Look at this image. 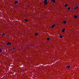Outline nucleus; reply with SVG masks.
Listing matches in <instances>:
<instances>
[{
    "mask_svg": "<svg viewBox=\"0 0 79 79\" xmlns=\"http://www.w3.org/2000/svg\"><path fill=\"white\" fill-rule=\"evenodd\" d=\"M44 3H45V4H47V0H44Z\"/></svg>",
    "mask_w": 79,
    "mask_h": 79,
    "instance_id": "f257e3e1",
    "label": "nucleus"
},
{
    "mask_svg": "<svg viewBox=\"0 0 79 79\" xmlns=\"http://www.w3.org/2000/svg\"><path fill=\"white\" fill-rule=\"evenodd\" d=\"M11 45V43H10V42H8V44H7V45Z\"/></svg>",
    "mask_w": 79,
    "mask_h": 79,
    "instance_id": "f03ea898",
    "label": "nucleus"
},
{
    "mask_svg": "<svg viewBox=\"0 0 79 79\" xmlns=\"http://www.w3.org/2000/svg\"><path fill=\"white\" fill-rule=\"evenodd\" d=\"M65 30H66V29H62V31L63 32H64V31H65Z\"/></svg>",
    "mask_w": 79,
    "mask_h": 79,
    "instance_id": "7ed1b4c3",
    "label": "nucleus"
},
{
    "mask_svg": "<svg viewBox=\"0 0 79 79\" xmlns=\"http://www.w3.org/2000/svg\"><path fill=\"white\" fill-rule=\"evenodd\" d=\"M55 25H54L52 26L51 27L52 28H53V27H55Z\"/></svg>",
    "mask_w": 79,
    "mask_h": 79,
    "instance_id": "20e7f679",
    "label": "nucleus"
},
{
    "mask_svg": "<svg viewBox=\"0 0 79 79\" xmlns=\"http://www.w3.org/2000/svg\"><path fill=\"white\" fill-rule=\"evenodd\" d=\"M77 8L78 9V7H76L74 8V9H75V10H76V9H77Z\"/></svg>",
    "mask_w": 79,
    "mask_h": 79,
    "instance_id": "39448f33",
    "label": "nucleus"
},
{
    "mask_svg": "<svg viewBox=\"0 0 79 79\" xmlns=\"http://www.w3.org/2000/svg\"><path fill=\"white\" fill-rule=\"evenodd\" d=\"M70 9H71V8H70V7H69V8H68V10H70Z\"/></svg>",
    "mask_w": 79,
    "mask_h": 79,
    "instance_id": "423d86ee",
    "label": "nucleus"
},
{
    "mask_svg": "<svg viewBox=\"0 0 79 79\" xmlns=\"http://www.w3.org/2000/svg\"><path fill=\"white\" fill-rule=\"evenodd\" d=\"M52 1L54 3H55V0H52Z\"/></svg>",
    "mask_w": 79,
    "mask_h": 79,
    "instance_id": "0eeeda50",
    "label": "nucleus"
},
{
    "mask_svg": "<svg viewBox=\"0 0 79 79\" xmlns=\"http://www.w3.org/2000/svg\"><path fill=\"white\" fill-rule=\"evenodd\" d=\"M18 3V1H16L15 2V4H16V3Z\"/></svg>",
    "mask_w": 79,
    "mask_h": 79,
    "instance_id": "6e6552de",
    "label": "nucleus"
},
{
    "mask_svg": "<svg viewBox=\"0 0 79 79\" xmlns=\"http://www.w3.org/2000/svg\"><path fill=\"white\" fill-rule=\"evenodd\" d=\"M66 21H64V24H66Z\"/></svg>",
    "mask_w": 79,
    "mask_h": 79,
    "instance_id": "1a4fd4ad",
    "label": "nucleus"
},
{
    "mask_svg": "<svg viewBox=\"0 0 79 79\" xmlns=\"http://www.w3.org/2000/svg\"><path fill=\"white\" fill-rule=\"evenodd\" d=\"M77 18V16H75L74 17V18Z\"/></svg>",
    "mask_w": 79,
    "mask_h": 79,
    "instance_id": "9d476101",
    "label": "nucleus"
},
{
    "mask_svg": "<svg viewBox=\"0 0 79 79\" xmlns=\"http://www.w3.org/2000/svg\"><path fill=\"white\" fill-rule=\"evenodd\" d=\"M67 67L68 68H69L70 67L69 66H67Z\"/></svg>",
    "mask_w": 79,
    "mask_h": 79,
    "instance_id": "9b49d317",
    "label": "nucleus"
},
{
    "mask_svg": "<svg viewBox=\"0 0 79 79\" xmlns=\"http://www.w3.org/2000/svg\"><path fill=\"white\" fill-rule=\"evenodd\" d=\"M65 7H67V6H68V5L65 4Z\"/></svg>",
    "mask_w": 79,
    "mask_h": 79,
    "instance_id": "f8f14e48",
    "label": "nucleus"
},
{
    "mask_svg": "<svg viewBox=\"0 0 79 79\" xmlns=\"http://www.w3.org/2000/svg\"><path fill=\"white\" fill-rule=\"evenodd\" d=\"M47 40H50V38H47Z\"/></svg>",
    "mask_w": 79,
    "mask_h": 79,
    "instance_id": "ddd939ff",
    "label": "nucleus"
},
{
    "mask_svg": "<svg viewBox=\"0 0 79 79\" xmlns=\"http://www.w3.org/2000/svg\"><path fill=\"white\" fill-rule=\"evenodd\" d=\"M25 21H28V20L26 19H25Z\"/></svg>",
    "mask_w": 79,
    "mask_h": 79,
    "instance_id": "4468645a",
    "label": "nucleus"
},
{
    "mask_svg": "<svg viewBox=\"0 0 79 79\" xmlns=\"http://www.w3.org/2000/svg\"><path fill=\"white\" fill-rule=\"evenodd\" d=\"M35 35H38V34L37 33H36L35 34Z\"/></svg>",
    "mask_w": 79,
    "mask_h": 79,
    "instance_id": "2eb2a0df",
    "label": "nucleus"
},
{
    "mask_svg": "<svg viewBox=\"0 0 79 79\" xmlns=\"http://www.w3.org/2000/svg\"><path fill=\"white\" fill-rule=\"evenodd\" d=\"M62 37H63L62 36L60 35V38H61Z\"/></svg>",
    "mask_w": 79,
    "mask_h": 79,
    "instance_id": "dca6fc26",
    "label": "nucleus"
},
{
    "mask_svg": "<svg viewBox=\"0 0 79 79\" xmlns=\"http://www.w3.org/2000/svg\"><path fill=\"white\" fill-rule=\"evenodd\" d=\"M2 52V50L1 49H0V52Z\"/></svg>",
    "mask_w": 79,
    "mask_h": 79,
    "instance_id": "f3484780",
    "label": "nucleus"
},
{
    "mask_svg": "<svg viewBox=\"0 0 79 79\" xmlns=\"http://www.w3.org/2000/svg\"><path fill=\"white\" fill-rule=\"evenodd\" d=\"M2 35H5V34H2Z\"/></svg>",
    "mask_w": 79,
    "mask_h": 79,
    "instance_id": "a211bd4d",
    "label": "nucleus"
},
{
    "mask_svg": "<svg viewBox=\"0 0 79 79\" xmlns=\"http://www.w3.org/2000/svg\"><path fill=\"white\" fill-rule=\"evenodd\" d=\"M13 49H15V48H13Z\"/></svg>",
    "mask_w": 79,
    "mask_h": 79,
    "instance_id": "6ab92c4d",
    "label": "nucleus"
}]
</instances>
